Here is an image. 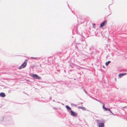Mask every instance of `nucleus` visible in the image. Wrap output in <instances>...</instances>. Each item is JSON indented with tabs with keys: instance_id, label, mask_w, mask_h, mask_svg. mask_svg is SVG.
Listing matches in <instances>:
<instances>
[{
	"instance_id": "obj_1",
	"label": "nucleus",
	"mask_w": 127,
	"mask_h": 127,
	"mask_svg": "<svg viewBox=\"0 0 127 127\" xmlns=\"http://www.w3.org/2000/svg\"><path fill=\"white\" fill-rule=\"evenodd\" d=\"M96 49L95 48L94 46L93 45H91L89 46V50L88 52V54L91 55H92L94 52L95 50Z\"/></svg>"
},
{
	"instance_id": "obj_2",
	"label": "nucleus",
	"mask_w": 127,
	"mask_h": 127,
	"mask_svg": "<svg viewBox=\"0 0 127 127\" xmlns=\"http://www.w3.org/2000/svg\"><path fill=\"white\" fill-rule=\"evenodd\" d=\"M28 62L27 60H26L19 67V68L20 69H21L22 68H24L26 66Z\"/></svg>"
},
{
	"instance_id": "obj_3",
	"label": "nucleus",
	"mask_w": 127,
	"mask_h": 127,
	"mask_svg": "<svg viewBox=\"0 0 127 127\" xmlns=\"http://www.w3.org/2000/svg\"><path fill=\"white\" fill-rule=\"evenodd\" d=\"M105 120H103L102 121V122H100L99 123L98 127H104V123L105 122Z\"/></svg>"
},
{
	"instance_id": "obj_4",
	"label": "nucleus",
	"mask_w": 127,
	"mask_h": 127,
	"mask_svg": "<svg viewBox=\"0 0 127 127\" xmlns=\"http://www.w3.org/2000/svg\"><path fill=\"white\" fill-rule=\"evenodd\" d=\"M31 76L33 78L36 79H41L40 77L36 74H33Z\"/></svg>"
},
{
	"instance_id": "obj_5",
	"label": "nucleus",
	"mask_w": 127,
	"mask_h": 127,
	"mask_svg": "<svg viewBox=\"0 0 127 127\" xmlns=\"http://www.w3.org/2000/svg\"><path fill=\"white\" fill-rule=\"evenodd\" d=\"M107 21V20H105L103 22L101 23L100 25V27L102 28V27H103L106 24Z\"/></svg>"
},
{
	"instance_id": "obj_6",
	"label": "nucleus",
	"mask_w": 127,
	"mask_h": 127,
	"mask_svg": "<svg viewBox=\"0 0 127 127\" xmlns=\"http://www.w3.org/2000/svg\"><path fill=\"white\" fill-rule=\"evenodd\" d=\"M103 103V105L102 107L103 109L105 111H108L109 112L111 110L109 108H107L105 107L104 106V104Z\"/></svg>"
},
{
	"instance_id": "obj_7",
	"label": "nucleus",
	"mask_w": 127,
	"mask_h": 127,
	"mask_svg": "<svg viewBox=\"0 0 127 127\" xmlns=\"http://www.w3.org/2000/svg\"><path fill=\"white\" fill-rule=\"evenodd\" d=\"M70 113L71 115L73 116H77V114L72 111L71 110L70 111Z\"/></svg>"
},
{
	"instance_id": "obj_8",
	"label": "nucleus",
	"mask_w": 127,
	"mask_h": 127,
	"mask_svg": "<svg viewBox=\"0 0 127 127\" xmlns=\"http://www.w3.org/2000/svg\"><path fill=\"white\" fill-rule=\"evenodd\" d=\"M126 74L125 73H121L119 74L118 75V78H120L122 77L123 76L125 75Z\"/></svg>"
},
{
	"instance_id": "obj_9",
	"label": "nucleus",
	"mask_w": 127,
	"mask_h": 127,
	"mask_svg": "<svg viewBox=\"0 0 127 127\" xmlns=\"http://www.w3.org/2000/svg\"><path fill=\"white\" fill-rule=\"evenodd\" d=\"M93 32L94 33V32L93 31H88V36H92L94 35L92 34V33Z\"/></svg>"
},
{
	"instance_id": "obj_10",
	"label": "nucleus",
	"mask_w": 127,
	"mask_h": 127,
	"mask_svg": "<svg viewBox=\"0 0 127 127\" xmlns=\"http://www.w3.org/2000/svg\"><path fill=\"white\" fill-rule=\"evenodd\" d=\"M0 96L2 97H4L5 96V95L4 93H0Z\"/></svg>"
},
{
	"instance_id": "obj_11",
	"label": "nucleus",
	"mask_w": 127,
	"mask_h": 127,
	"mask_svg": "<svg viewBox=\"0 0 127 127\" xmlns=\"http://www.w3.org/2000/svg\"><path fill=\"white\" fill-rule=\"evenodd\" d=\"M111 62V61H108L107 62H106L105 63L106 65V66H108Z\"/></svg>"
},
{
	"instance_id": "obj_12",
	"label": "nucleus",
	"mask_w": 127,
	"mask_h": 127,
	"mask_svg": "<svg viewBox=\"0 0 127 127\" xmlns=\"http://www.w3.org/2000/svg\"><path fill=\"white\" fill-rule=\"evenodd\" d=\"M66 107L67 109L69 110H71V108L68 106L67 105L66 106Z\"/></svg>"
},
{
	"instance_id": "obj_13",
	"label": "nucleus",
	"mask_w": 127,
	"mask_h": 127,
	"mask_svg": "<svg viewBox=\"0 0 127 127\" xmlns=\"http://www.w3.org/2000/svg\"><path fill=\"white\" fill-rule=\"evenodd\" d=\"M88 95H89L90 97L92 99H94V98H94L92 95H88Z\"/></svg>"
},
{
	"instance_id": "obj_14",
	"label": "nucleus",
	"mask_w": 127,
	"mask_h": 127,
	"mask_svg": "<svg viewBox=\"0 0 127 127\" xmlns=\"http://www.w3.org/2000/svg\"><path fill=\"white\" fill-rule=\"evenodd\" d=\"M94 99L96 100L97 101H98L99 102H100V100H99L98 99H96L95 98H94Z\"/></svg>"
},
{
	"instance_id": "obj_15",
	"label": "nucleus",
	"mask_w": 127,
	"mask_h": 127,
	"mask_svg": "<svg viewBox=\"0 0 127 127\" xmlns=\"http://www.w3.org/2000/svg\"><path fill=\"white\" fill-rule=\"evenodd\" d=\"M93 27H94V26L95 25V23H93L92 24Z\"/></svg>"
},
{
	"instance_id": "obj_16",
	"label": "nucleus",
	"mask_w": 127,
	"mask_h": 127,
	"mask_svg": "<svg viewBox=\"0 0 127 127\" xmlns=\"http://www.w3.org/2000/svg\"><path fill=\"white\" fill-rule=\"evenodd\" d=\"M123 107L124 108H127V106H126Z\"/></svg>"
},
{
	"instance_id": "obj_17",
	"label": "nucleus",
	"mask_w": 127,
	"mask_h": 127,
	"mask_svg": "<svg viewBox=\"0 0 127 127\" xmlns=\"http://www.w3.org/2000/svg\"><path fill=\"white\" fill-rule=\"evenodd\" d=\"M37 58L36 57H32V59H36V58Z\"/></svg>"
},
{
	"instance_id": "obj_18",
	"label": "nucleus",
	"mask_w": 127,
	"mask_h": 127,
	"mask_svg": "<svg viewBox=\"0 0 127 127\" xmlns=\"http://www.w3.org/2000/svg\"><path fill=\"white\" fill-rule=\"evenodd\" d=\"M111 114H112L113 115H115V114H114L113 112H112V113H111Z\"/></svg>"
},
{
	"instance_id": "obj_19",
	"label": "nucleus",
	"mask_w": 127,
	"mask_h": 127,
	"mask_svg": "<svg viewBox=\"0 0 127 127\" xmlns=\"http://www.w3.org/2000/svg\"><path fill=\"white\" fill-rule=\"evenodd\" d=\"M96 121L97 122H99V120H96Z\"/></svg>"
},
{
	"instance_id": "obj_20",
	"label": "nucleus",
	"mask_w": 127,
	"mask_h": 127,
	"mask_svg": "<svg viewBox=\"0 0 127 127\" xmlns=\"http://www.w3.org/2000/svg\"><path fill=\"white\" fill-rule=\"evenodd\" d=\"M109 112H110L111 113L112 112L111 110Z\"/></svg>"
},
{
	"instance_id": "obj_21",
	"label": "nucleus",
	"mask_w": 127,
	"mask_h": 127,
	"mask_svg": "<svg viewBox=\"0 0 127 127\" xmlns=\"http://www.w3.org/2000/svg\"><path fill=\"white\" fill-rule=\"evenodd\" d=\"M114 80H115V81H116V78H115V79H114Z\"/></svg>"
},
{
	"instance_id": "obj_22",
	"label": "nucleus",
	"mask_w": 127,
	"mask_h": 127,
	"mask_svg": "<svg viewBox=\"0 0 127 127\" xmlns=\"http://www.w3.org/2000/svg\"><path fill=\"white\" fill-rule=\"evenodd\" d=\"M108 8H109V9H110V8H109V6H108Z\"/></svg>"
},
{
	"instance_id": "obj_23",
	"label": "nucleus",
	"mask_w": 127,
	"mask_h": 127,
	"mask_svg": "<svg viewBox=\"0 0 127 127\" xmlns=\"http://www.w3.org/2000/svg\"><path fill=\"white\" fill-rule=\"evenodd\" d=\"M103 68H105V67H104V66H103Z\"/></svg>"
},
{
	"instance_id": "obj_24",
	"label": "nucleus",
	"mask_w": 127,
	"mask_h": 127,
	"mask_svg": "<svg viewBox=\"0 0 127 127\" xmlns=\"http://www.w3.org/2000/svg\"><path fill=\"white\" fill-rule=\"evenodd\" d=\"M125 74H126V75L127 74V73H125Z\"/></svg>"
}]
</instances>
